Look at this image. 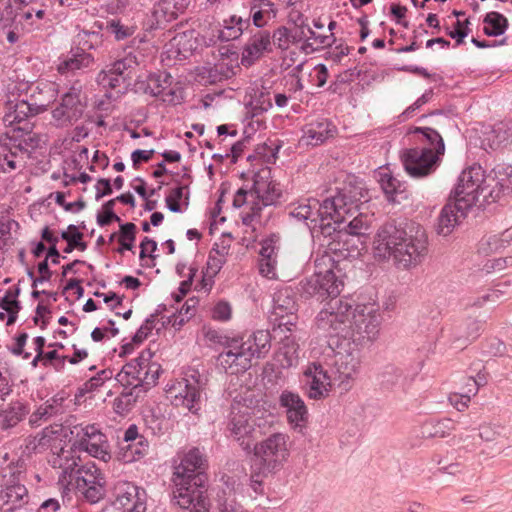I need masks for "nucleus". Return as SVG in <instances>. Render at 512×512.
Masks as SVG:
<instances>
[{
    "mask_svg": "<svg viewBox=\"0 0 512 512\" xmlns=\"http://www.w3.org/2000/svg\"><path fill=\"white\" fill-rule=\"evenodd\" d=\"M271 321L280 331L291 332L297 324V303L289 288L278 290L273 298Z\"/></svg>",
    "mask_w": 512,
    "mask_h": 512,
    "instance_id": "f3484780",
    "label": "nucleus"
},
{
    "mask_svg": "<svg viewBox=\"0 0 512 512\" xmlns=\"http://www.w3.org/2000/svg\"><path fill=\"white\" fill-rule=\"evenodd\" d=\"M238 57L236 53L221 54V57L214 63L212 67L207 68L208 79L210 83L220 82L224 79L232 77L237 67Z\"/></svg>",
    "mask_w": 512,
    "mask_h": 512,
    "instance_id": "c9c22d12",
    "label": "nucleus"
},
{
    "mask_svg": "<svg viewBox=\"0 0 512 512\" xmlns=\"http://www.w3.org/2000/svg\"><path fill=\"white\" fill-rule=\"evenodd\" d=\"M421 146L405 150L401 160L406 172L413 177H424L437 167L444 155L445 145L441 135L432 128H415Z\"/></svg>",
    "mask_w": 512,
    "mask_h": 512,
    "instance_id": "423d86ee",
    "label": "nucleus"
},
{
    "mask_svg": "<svg viewBox=\"0 0 512 512\" xmlns=\"http://www.w3.org/2000/svg\"><path fill=\"white\" fill-rule=\"evenodd\" d=\"M190 0H159L153 8V17L158 25L177 18L188 7Z\"/></svg>",
    "mask_w": 512,
    "mask_h": 512,
    "instance_id": "72a5a7b5",
    "label": "nucleus"
},
{
    "mask_svg": "<svg viewBox=\"0 0 512 512\" xmlns=\"http://www.w3.org/2000/svg\"><path fill=\"white\" fill-rule=\"evenodd\" d=\"M287 30L291 35L292 40L296 45L301 44L300 49L302 52L308 54L311 53L310 41L308 39V31H310L309 23L307 19L298 15L296 19H293V23L287 26Z\"/></svg>",
    "mask_w": 512,
    "mask_h": 512,
    "instance_id": "ea45409f",
    "label": "nucleus"
},
{
    "mask_svg": "<svg viewBox=\"0 0 512 512\" xmlns=\"http://www.w3.org/2000/svg\"><path fill=\"white\" fill-rule=\"evenodd\" d=\"M510 138L509 129L506 124L499 123L495 125L491 132L487 134L486 140L489 143L490 148L496 149L501 144L507 142Z\"/></svg>",
    "mask_w": 512,
    "mask_h": 512,
    "instance_id": "864d4df0",
    "label": "nucleus"
},
{
    "mask_svg": "<svg viewBox=\"0 0 512 512\" xmlns=\"http://www.w3.org/2000/svg\"><path fill=\"white\" fill-rule=\"evenodd\" d=\"M471 393H452L449 395L450 404L455 407L458 411H464L468 408L471 401Z\"/></svg>",
    "mask_w": 512,
    "mask_h": 512,
    "instance_id": "338daca9",
    "label": "nucleus"
},
{
    "mask_svg": "<svg viewBox=\"0 0 512 512\" xmlns=\"http://www.w3.org/2000/svg\"><path fill=\"white\" fill-rule=\"evenodd\" d=\"M148 451V442L146 439H139L133 443H119L117 458L124 462H134L143 457Z\"/></svg>",
    "mask_w": 512,
    "mask_h": 512,
    "instance_id": "37998d69",
    "label": "nucleus"
},
{
    "mask_svg": "<svg viewBox=\"0 0 512 512\" xmlns=\"http://www.w3.org/2000/svg\"><path fill=\"white\" fill-rule=\"evenodd\" d=\"M303 383L308 397L315 400L327 397L332 389L330 376L316 362L308 364L303 371Z\"/></svg>",
    "mask_w": 512,
    "mask_h": 512,
    "instance_id": "4be33fe9",
    "label": "nucleus"
},
{
    "mask_svg": "<svg viewBox=\"0 0 512 512\" xmlns=\"http://www.w3.org/2000/svg\"><path fill=\"white\" fill-rule=\"evenodd\" d=\"M272 52L271 35L268 31H258L250 37L243 48L241 63L249 67L263 57L266 53Z\"/></svg>",
    "mask_w": 512,
    "mask_h": 512,
    "instance_id": "473e14b6",
    "label": "nucleus"
},
{
    "mask_svg": "<svg viewBox=\"0 0 512 512\" xmlns=\"http://www.w3.org/2000/svg\"><path fill=\"white\" fill-rule=\"evenodd\" d=\"M492 177L485 174L481 166H471L462 171L458 184L454 190L453 198L464 204L463 207L472 208L483 197L484 202H491L493 190L490 185Z\"/></svg>",
    "mask_w": 512,
    "mask_h": 512,
    "instance_id": "1a4fd4ad",
    "label": "nucleus"
},
{
    "mask_svg": "<svg viewBox=\"0 0 512 512\" xmlns=\"http://www.w3.org/2000/svg\"><path fill=\"white\" fill-rule=\"evenodd\" d=\"M343 287L342 269L329 254L315 260L314 274L307 280L305 291L321 298L332 297L318 313V329L331 335L364 345L377 339L382 322L380 306L375 302L353 305L337 299Z\"/></svg>",
    "mask_w": 512,
    "mask_h": 512,
    "instance_id": "f257e3e1",
    "label": "nucleus"
},
{
    "mask_svg": "<svg viewBox=\"0 0 512 512\" xmlns=\"http://www.w3.org/2000/svg\"><path fill=\"white\" fill-rule=\"evenodd\" d=\"M30 126L28 123H25L24 126H18L13 128L11 131L6 132L0 138V144L3 147L5 152L0 159V167L3 172L10 173L17 169H23L25 167V154L26 150H23L20 145H12L9 146V142L15 137V133L17 131H29Z\"/></svg>",
    "mask_w": 512,
    "mask_h": 512,
    "instance_id": "393cba45",
    "label": "nucleus"
},
{
    "mask_svg": "<svg viewBox=\"0 0 512 512\" xmlns=\"http://www.w3.org/2000/svg\"><path fill=\"white\" fill-rule=\"evenodd\" d=\"M198 41L194 30L177 33L164 46L162 60L168 62L183 61L197 49Z\"/></svg>",
    "mask_w": 512,
    "mask_h": 512,
    "instance_id": "412c9836",
    "label": "nucleus"
},
{
    "mask_svg": "<svg viewBox=\"0 0 512 512\" xmlns=\"http://www.w3.org/2000/svg\"><path fill=\"white\" fill-rule=\"evenodd\" d=\"M136 230L137 227L134 223H125L120 225L119 233H113L110 237V240H113L117 237L119 247L116 249L118 253H124L125 250L131 251L134 247V242L136 239Z\"/></svg>",
    "mask_w": 512,
    "mask_h": 512,
    "instance_id": "a18cd8bd",
    "label": "nucleus"
},
{
    "mask_svg": "<svg viewBox=\"0 0 512 512\" xmlns=\"http://www.w3.org/2000/svg\"><path fill=\"white\" fill-rule=\"evenodd\" d=\"M203 384L195 373L180 379L171 380L166 386V395L176 407H182L191 412L200 408Z\"/></svg>",
    "mask_w": 512,
    "mask_h": 512,
    "instance_id": "ddd939ff",
    "label": "nucleus"
},
{
    "mask_svg": "<svg viewBox=\"0 0 512 512\" xmlns=\"http://www.w3.org/2000/svg\"><path fill=\"white\" fill-rule=\"evenodd\" d=\"M11 21L23 27V29L31 30L37 27L39 21L46 14L45 9L36 0H11Z\"/></svg>",
    "mask_w": 512,
    "mask_h": 512,
    "instance_id": "5701e85b",
    "label": "nucleus"
},
{
    "mask_svg": "<svg viewBox=\"0 0 512 512\" xmlns=\"http://www.w3.org/2000/svg\"><path fill=\"white\" fill-rule=\"evenodd\" d=\"M114 505L123 512H146V491L128 481H118L113 489Z\"/></svg>",
    "mask_w": 512,
    "mask_h": 512,
    "instance_id": "6ab92c4d",
    "label": "nucleus"
},
{
    "mask_svg": "<svg viewBox=\"0 0 512 512\" xmlns=\"http://www.w3.org/2000/svg\"><path fill=\"white\" fill-rule=\"evenodd\" d=\"M277 15V9L270 0H252L250 4V18L253 24L262 28Z\"/></svg>",
    "mask_w": 512,
    "mask_h": 512,
    "instance_id": "4c0bfd02",
    "label": "nucleus"
},
{
    "mask_svg": "<svg viewBox=\"0 0 512 512\" xmlns=\"http://www.w3.org/2000/svg\"><path fill=\"white\" fill-rule=\"evenodd\" d=\"M75 446L103 462L111 459L110 445L104 433L94 424L81 426L76 431Z\"/></svg>",
    "mask_w": 512,
    "mask_h": 512,
    "instance_id": "dca6fc26",
    "label": "nucleus"
},
{
    "mask_svg": "<svg viewBox=\"0 0 512 512\" xmlns=\"http://www.w3.org/2000/svg\"><path fill=\"white\" fill-rule=\"evenodd\" d=\"M290 215L299 220L306 221L311 230L319 229L324 236H331L339 223L346 220V215H352L355 208L351 197L346 193H337L327 198L323 203L315 198L301 199L290 204Z\"/></svg>",
    "mask_w": 512,
    "mask_h": 512,
    "instance_id": "20e7f679",
    "label": "nucleus"
},
{
    "mask_svg": "<svg viewBox=\"0 0 512 512\" xmlns=\"http://www.w3.org/2000/svg\"><path fill=\"white\" fill-rule=\"evenodd\" d=\"M205 480L173 481L174 499L183 512H208L209 500L203 485Z\"/></svg>",
    "mask_w": 512,
    "mask_h": 512,
    "instance_id": "4468645a",
    "label": "nucleus"
},
{
    "mask_svg": "<svg viewBox=\"0 0 512 512\" xmlns=\"http://www.w3.org/2000/svg\"><path fill=\"white\" fill-rule=\"evenodd\" d=\"M303 66V63L298 64L285 77V86L289 94L296 93L297 91H301L304 88L301 82V72L303 70Z\"/></svg>",
    "mask_w": 512,
    "mask_h": 512,
    "instance_id": "6e6d98bb",
    "label": "nucleus"
},
{
    "mask_svg": "<svg viewBox=\"0 0 512 512\" xmlns=\"http://www.w3.org/2000/svg\"><path fill=\"white\" fill-rule=\"evenodd\" d=\"M253 201L256 200L250 197V191H247L243 188L238 189L234 195L233 206L235 208L246 207L248 209L247 215L244 218V220H246L248 217L255 216L251 214V206Z\"/></svg>",
    "mask_w": 512,
    "mask_h": 512,
    "instance_id": "13d9d810",
    "label": "nucleus"
},
{
    "mask_svg": "<svg viewBox=\"0 0 512 512\" xmlns=\"http://www.w3.org/2000/svg\"><path fill=\"white\" fill-rule=\"evenodd\" d=\"M308 39L312 45L311 52L332 46L335 42L334 33H319L310 28Z\"/></svg>",
    "mask_w": 512,
    "mask_h": 512,
    "instance_id": "5fc2aeb1",
    "label": "nucleus"
},
{
    "mask_svg": "<svg viewBox=\"0 0 512 512\" xmlns=\"http://www.w3.org/2000/svg\"><path fill=\"white\" fill-rule=\"evenodd\" d=\"M138 66L137 58L133 54H128L122 59L115 61L112 67L102 78V83L111 88L119 86V77L129 74Z\"/></svg>",
    "mask_w": 512,
    "mask_h": 512,
    "instance_id": "f704fd0d",
    "label": "nucleus"
},
{
    "mask_svg": "<svg viewBox=\"0 0 512 512\" xmlns=\"http://www.w3.org/2000/svg\"><path fill=\"white\" fill-rule=\"evenodd\" d=\"M58 95V85L50 81H37L30 84L27 98L16 103L15 112H6L3 122L14 126L25 121L30 116L43 113L55 101Z\"/></svg>",
    "mask_w": 512,
    "mask_h": 512,
    "instance_id": "0eeeda50",
    "label": "nucleus"
},
{
    "mask_svg": "<svg viewBox=\"0 0 512 512\" xmlns=\"http://www.w3.org/2000/svg\"><path fill=\"white\" fill-rule=\"evenodd\" d=\"M336 131V127L327 119L312 121L304 126L299 145L302 147L321 145L329 138L334 137Z\"/></svg>",
    "mask_w": 512,
    "mask_h": 512,
    "instance_id": "7c9ffc66",
    "label": "nucleus"
},
{
    "mask_svg": "<svg viewBox=\"0 0 512 512\" xmlns=\"http://www.w3.org/2000/svg\"><path fill=\"white\" fill-rule=\"evenodd\" d=\"M198 301L195 298L188 299L179 311V324H183L188 321L196 311Z\"/></svg>",
    "mask_w": 512,
    "mask_h": 512,
    "instance_id": "774afa93",
    "label": "nucleus"
},
{
    "mask_svg": "<svg viewBox=\"0 0 512 512\" xmlns=\"http://www.w3.org/2000/svg\"><path fill=\"white\" fill-rule=\"evenodd\" d=\"M187 186H180L172 189L166 197V204L172 212L180 211V200L184 197Z\"/></svg>",
    "mask_w": 512,
    "mask_h": 512,
    "instance_id": "680f3d73",
    "label": "nucleus"
},
{
    "mask_svg": "<svg viewBox=\"0 0 512 512\" xmlns=\"http://www.w3.org/2000/svg\"><path fill=\"white\" fill-rule=\"evenodd\" d=\"M281 407L286 409L288 423L294 428H302L308 419V410L302 398L291 391H283L279 398Z\"/></svg>",
    "mask_w": 512,
    "mask_h": 512,
    "instance_id": "2f4dec72",
    "label": "nucleus"
},
{
    "mask_svg": "<svg viewBox=\"0 0 512 512\" xmlns=\"http://www.w3.org/2000/svg\"><path fill=\"white\" fill-rule=\"evenodd\" d=\"M329 352L334 355L333 365L338 374L340 385L350 387L361 367V355L358 349H341L335 351L331 346Z\"/></svg>",
    "mask_w": 512,
    "mask_h": 512,
    "instance_id": "aec40b11",
    "label": "nucleus"
},
{
    "mask_svg": "<svg viewBox=\"0 0 512 512\" xmlns=\"http://www.w3.org/2000/svg\"><path fill=\"white\" fill-rule=\"evenodd\" d=\"M206 340L221 344L224 350L218 355V365L227 373H243L252 366L253 359L264 358L271 349L268 330H257L248 336L230 337L212 328H204Z\"/></svg>",
    "mask_w": 512,
    "mask_h": 512,
    "instance_id": "7ed1b4c3",
    "label": "nucleus"
},
{
    "mask_svg": "<svg viewBox=\"0 0 512 512\" xmlns=\"http://www.w3.org/2000/svg\"><path fill=\"white\" fill-rule=\"evenodd\" d=\"M281 242L280 237L271 234L261 241L259 251V272L268 279H277V267L280 258Z\"/></svg>",
    "mask_w": 512,
    "mask_h": 512,
    "instance_id": "a878e982",
    "label": "nucleus"
},
{
    "mask_svg": "<svg viewBox=\"0 0 512 512\" xmlns=\"http://www.w3.org/2000/svg\"><path fill=\"white\" fill-rule=\"evenodd\" d=\"M150 350H144L140 355L125 364L116 375V380L125 387H138L155 385L161 371V366L153 361Z\"/></svg>",
    "mask_w": 512,
    "mask_h": 512,
    "instance_id": "9d476101",
    "label": "nucleus"
},
{
    "mask_svg": "<svg viewBox=\"0 0 512 512\" xmlns=\"http://www.w3.org/2000/svg\"><path fill=\"white\" fill-rule=\"evenodd\" d=\"M492 177L491 189V202L496 201L502 194L512 191V165H498L493 173L489 174Z\"/></svg>",
    "mask_w": 512,
    "mask_h": 512,
    "instance_id": "e433bc0d",
    "label": "nucleus"
},
{
    "mask_svg": "<svg viewBox=\"0 0 512 512\" xmlns=\"http://www.w3.org/2000/svg\"><path fill=\"white\" fill-rule=\"evenodd\" d=\"M250 197L256 200L252 202V215H258L264 206L274 205L282 197V189L272 178L271 170L268 167L260 169L254 175Z\"/></svg>",
    "mask_w": 512,
    "mask_h": 512,
    "instance_id": "2eb2a0df",
    "label": "nucleus"
},
{
    "mask_svg": "<svg viewBox=\"0 0 512 512\" xmlns=\"http://www.w3.org/2000/svg\"><path fill=\"white\" fill-rule=\"evenodd\" d=\"M512 242V227L505 230L500 236H492L487 240V244L491 246V250L497 251L505 248Z\"/></svg>",
    "mask_w": 512,
    "mask_h": 512,
    "instance_id": "052dcab7",
    "label": "nucleus"
},
{
    "mask_svg": "<svg viewBox=\"0 0 512 512\" xmlns=\"http://www.w3.org/2000/svg\"><path fill=\"white\" fill-rule=\"evenodd\" d=\"M210 317L217 322H228L233 317V307L229 301L218 300L210 308Z\"/></svg>",
    "mask_w": 512,
    "mask_h": 512,
    "instance_id": "3c124183",
    "label": "nucleus"
},
{
    "mask_svg": "<svg viewBox=\"0 0 512 512\" xmlns=\"http://www.w3.org/2000/svg\"><path fill=\"white\" fill-rule=\"evenodd\" d=\"M26 406L16 402L0 411V430H9L17 426L27 415Z\"/></svg>",
    "mask_w": 512,
    "mask_h": 512,
    "instance_id": "a19ab883",
    "label": "nucleus"
},
{
    "mask_svg": "<svg viewBox=\"0 0 512 512\" xmlns=\"http://www.w3.org/2000/svg\"><path fill=\"white\" fill-rule=\"evenodd\" d=\"M93 62V58L90 54L83 51L73 53L67 57L58 65V72L61 74L68 73L71 71L87 68Z\"/></svg>",
    "mask_w": 512,
    "mask_h": 512,
    "instance_id": "de8ad7c7",
    "label": "nucleus"
},
{
    "mask_svg": "<svg viewBox=\"0 0 512 512\" xmlns=\"http://www.w3.org/2000/svg\"><path fill=\"white\" fill-rule=\"evenodd\" d=\"M379 175H380L379 182H380L381 188L383 189L385 194L392 195L395 192H397V190L399 188V181L396 178H394L387 171V169H384L383 171H381L379 173Z\"/></svg>",
    "mask_w": 512,
    "mask_h": 512,
    "instance_id": "bf43d9fd",
    "label": "nucleus"
},
{
    "mask_svg": "<svg viewBox=\"0 0 512 512\" xmlns=\"http://www.w3.org/2000/svg\"><path fill=\"white\" fill-rule=\"evenodd\" d=\"M26 470L21 466L9 467L0 479V509L6 511L22 506L28 501Z\"/></svg>",
    "mask_w": 512,
    "mask_h": 512,
    "instance_id": "f8f14e48",
    "label": "nucleus"
},
{
    "mask_svg": "<svg viewBox=\"0 0 512 512\" xmlns=\"http://www.w3.org/2000/svg\"><path fill=\"white\" fill-rule=\"evenodd\" d=\"M339 193H346L348 196H350L351 200L355 204V208L353 209L352 215H346V220L337 225V229L334 231V233L337 232L340 238L344 235L357 236L359 239L364 237L371 227L372 217L364 213H358L355 215L358 209V204L356 193H354L352 190L343 189ZM332 226H336L333 221Z\"/></svg>",
    "mask_w": 512,
    "mask_h": 512,
    "instance_id": "bb28decb",
    "label": "nucleus"
},
{
    "mask_svg": "<svg viewBox=\"0 0 512 512\" xmlns=\"http://www.w3.org/2000/svg\"><path fill=\"white\" fill-rule=\"evenodd\" d=\"M464 204L457 201L455 198L450 199L445 206L441 209L437 218L435 230L438 235L447 237L465 218L470 208L463 207Z\"/></svg>",
    "mask_w": 512,
    "mask_h": 512,
    "instance_id": "cd10ccee",
    "label": "nucleus"
},
{
    "mask_svg": "<svg viewBox=\"0 0 512 512\" xmlns=\"http://www.w3.org/2000/svg\"><path fill=\"white\" fill-rule=\"evenodd\" d=\"M205 458L198 448H192L184 452L180 463L175 467L173 481H197L205 480L203 470L205 469Z\"/></svg>",
    "mask_w": 512,
    "mask_h": 512,
    "instance_id": "b1692460",
    "label": "nucleus"
},
{
    "mask_svg": "<svg viewBox=\"0 0 512 512\" xmlns=\"http://www.w3.org/2000/svg\"><path fill=\"white\" fill-rule=\"evenodd\" d=\"M271 42L272 46H275L282 52H285L292 46L296 45L287 30V26H279L276 28L271 35Z\"/></svg>",
    "mask_w": 512,
    "mask_h": 512,
    "instance_id": "603ef678",
    "label": "nucleus"
},
{
    "mask_svg": "<svg viewBox=\"0 0 512 512\" xmlns=\"http://www.w3.org/2000/svg\"><path fill=\"white\" fill-rule=\"evenodd\" d=\"M17 295L18 291H7L5 296L0 300V307L9 314L8 323H12L14 321L15 315L20 309L19 302L17 301Z\"/></svg>",
    "mask_w": 512,
    "mask_h": 512,
    "instance_id": "4d7b16f0",
    "label": "nucleus"
},
{
    "mask_svg": "<svg viewBox=\"0 0 512 512\" xmlns=\"http://www.w3.org/2000/svg\"><path fill=\"white\" fill-rule=\"evenodd\" d=\"M108 324L109 326L97 327L92 331L91 338L93 341L100 342L106 338L109 339L118 334V329L114 328V322L110 320Z\"/></svg>",
    "mask_w": 512,
    "mask_h": 512,
    "instance_id": "e2e57ef3",
    "label": "nucleus"
},
{
    "mask_svg": "<svg viewBox=\"0 0 512 512\" xmlns=\"http://www.w3.org/2000/svg\"><path fill=\"white\" fill-rule=\"evenodd\" d=\"M80 458L72 449H61L53 460L54 466L62 470L59 480L67 485L74 482L76 490L90 503H97L105 495L106 479L94 463L79 467Z\"/></svg>",
    "mask_w": 512,
    "mask_h": 512,
    "instance_id": "39448f33",
    "label": "nucleus"
},
{
    "mask_svg": "<svg viewBox=\"0 0 512 512\" xmlns=\"http://www.w3.org/2000/svg\"><path fill=\"white\" fill-rule=\"evenodd\" d=\"M249 26V19H242L236 15L224 20L223 28L219 30V38L223 41H230L239 38L244 29Z\"/></svg>",
    "mask_w": 512,
    "mask_h": 512,
    "instance_id": "c03bdc74",
    "label": "nucleus"
},
{
    "mask_svg": "<svg viewBox=\"0 0 512 512\" xmlns=\"http://www.w3.org/2000/svg\"><path fill=\"white\" fill-rule=\"evenodd\" d=\"M257 475H271L278 472L290 456L289 436L274 433L254 446Z\"/></svg>",
    "mask_w": 512,
    "mask_h": 512,
    "instance_id": "6e6552de",
    "label": "nucleus"
},
{
    "mask_svg": "<svg viewBox=\"0 0 512 512\" xmlns=\"http://www.w3.org/2000/svg\"><path fill=\"white\" fill-rule=\"evenodd\" d=\"M455 430V423L450 418L429 420L422 425V435L427 438H444Z\"/></svg>",
    "mask_w": 512,
    "mask_h": 512,
    "instance_id": "79ce46f5",
    "label": "nucleus"
},
{
    "mask_svg": "<svg viewBox=\"0 0 512 512\" xmlns=\"http://www.w3.org/2000/svg\"><path fill=\"white\" fill-rule=\"evenodd\" d=\"M261 417L253 409L245 406H233L228 431L230 436L244 449L251 448L254 440L262 434Z\"/></svg>",
    "mask_w": 512,
    "mask_h": 512,
    "instance_id": "9b49d317",
    "label": "nucleus"
},
{
    "mask_svg": "<svg viewBox=\"0 0 512 512\" xmlns=\"http://www.w3.org/2000/svg\"><path fill=\"white\" fill-rule=\"evenodd\" d=\"M374 257L379 260L393 258L398 269L409 270L420 265L428 253V236L420 225L398 228L383 225L373 243Z\"/></svg>",
    "mask_w": 512,
    "mask_h": 512,
    "instance_id": "f03ea898",
    "label": "nucleus"
},
{
    "mask_svg": "<svg viewBox=\"0 0 512 512\" xmlns=\"http://www.w3.org/2000/svg\"><path fill=\"white\" fill-rule=\"evenodd\" d=\"M85 105L81 100V88L73 85L62 95L52 110L53 123L57 127H68L77 122L84 112Z\"/></svg>",
    "mask_w": 512,
    "mask_h": 512,
    "instance_id": "a211bd4d",
    "label": "nucleus"
},
{
    "mask_svg": "<svg viewBox=\"0 0 512 512\" xmlns=\"http://www.w3.org/2000/svg\"><path fill=\"white\" fill-rule=\"evenodd\" d=\"M507 19L498 12H489L484 18V33L488 36H499L507 28Z\"/></svg>",
    "mask_w": 512,
    "mask_h": 512,
    "instance_id": "09e8293b",
    "label": "nucleus"
},
{
    "mask_svg": "<svg viewBox=\"0 0 512 512\" xmlns=\"http://www.w3.org/2000/svg\"><path fill=\"white\" fill-rule=\"evenodd\" d=\"M30 84L25 80L9 79L4 88L6 112H15L16 103L22 100L20 97L27 98Z\"/></svg>",
    "mask_w": 512,
    "mask_h": 512,
    "instance_id": "58836bf2",
    "label": "nucleus"
},
{
    "mask_svg": "<svg viewBox=\"0 0 512 512\" xmlns=\"http://www.w3.org/2000/svg\"><path fill=\"white\" fill-rule=\"evenodd\" d=\"M225 262V256L223 253L212 251L207 261V271L210 275H216L222 268Z\"/></svg>",
    "mask_w": 512,
    "mask_h": 512,
    "instance_id": "0e129e2a",
    "label": "nucleus"
},
{
    "mask_svg": "<svg viewBox=\"0 0 512 512\" xmlns=\"http://www.w3.org/2000/svg\"><path fill=\"white\" fill-rule=\"evenodd\" d=\"M298 344L294 339L286 337L283 346L279 349L276 354V359L283 368L291 367L298 362Z\"/></svg>",
    "mask_w": 512,
    "mask_h": 512,
    "instance_id": "49530a36",
    "label": "nucleus"
},
{
    "mask_svg": "<svg viewBox=\"0 0 512 512\" xmlns=\"http://www.w3.org/2000/svg\"><path fill=\"white\" fill-rule=\"evenodd\" d=\"M62 239L67 241V246L64 249L65 253H71L74 249L84 251L86 244L81 242L83 234L78 231L75 225H69L67 230L62 232Z\"/></svg>",
    "mask_w": 512,
    "mask_h": 512,
    "instance_id": "8fccbe9b",
    "label": "nucleus"
},
{
    "mask_svg": "<svg viewBox=\"0 0 512 512\" xmlns=\"http://www.w3.org/2000/svg\"><path fill=\"white\" fill-rule=\"evenodd\" d=\"M109 28L111 32L115 35L117 40H124L134 34V27L125 26L121 24L119 21L112 20L109 23Z\"/></svg>",
    "mask_w": 512,
    "mask_h": 512,
    "instance_id": "69168bd1",
    "label": "nucleus"
},
{
    "mask_svg": "<svg viewBox=\"0 0 512 512\" xmlns=\"http://www.w3.org/2000/svg\"><path fill=\"white\" fill-rule=\"evenodd\" d=\"M145 92L160 97L163 102L174 105L180 103L183 98L182 90L172 85V77L167 74L148 76Z\"/></svg>",
    "mask_w": 512,
    "mask_h": 512,
    "instance_id": "c85d7f7f",
    "label": "nucleus"
},
{
    "mask_svg": "<svg viewBox=\"0 0 512 512\" xmlns=\"http://www.w3.org/2000/svg\"><path fill=\"white\" fill-rule=\"evenodd\" d=\"M62 428L61 426H50L44 428L40 433L29 436L25 439L24 452L27 454L41 453L47 449L52 451L59 449L61 452V441H62Z\"/></svg>",
    "mask_w": 512,
    "mask_h": 512,
    "instance_id": "c756f323",
    "label": "nucleus"
}]
</instances>
